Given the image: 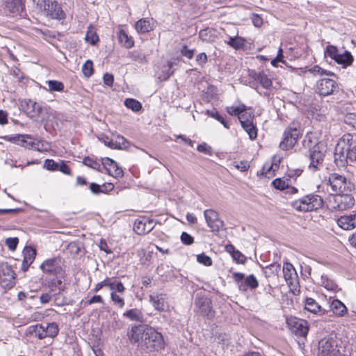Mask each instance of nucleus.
Here are the masks:
<instances>
[{
  "mask_svg": "<svg viewBox=\"0 0 356 356\" xmlns=\"http://www.w3.org/2000/svg\"><path fill=\"white\" fill-rule=\"evenodd\" d=\"M350 140H352V136L350 134L344 135L342 138L341 141L339 143L336 147L335 153H334V159L335 161L339 159L340 161H343L344 160L345 161L348 159H346V151L347 149H345L343 146H341L342 143H344L345 140H347L348 142L350 141Z\"/></svg>",
  "mask_w": 356,
  "mask_h": 356,
  "instance_id": "b1692460",
  "label": "nucleus"
},
{
  "mask_svg": "<svg viewBox=\"0 0 356 356\" xmlns=\"http://www.w3.org/2000/svg\"><path fill=\"white\" fill-rule=\"evenodd\" d=\"M303 145L309 149V170L313 172L319 170L323 166L325 154L327 151L325 143L323 141L314 140L312 136L307 134L303 140Z\"/></svg>",
  "mask_w": 356,
  "mask_h": 356,
  "instance_id": "f257e3e1",
  "label": "nucleus"
},
{
  "mask_svg": "<svg viewBox=\"0 0 356 356\" xmlns=\"http://www.w3.org/2000/svg\"><path fill=\"white\" fill-rule=\"evenodd\" d=\"M37 6L51 19H61L65 17L60 6L55 1L38 0Z\"/></svg>",
  "mask_w": 356,
  "mask_h": 356,
  "instance_id": "6e6552de",
  "label": "nucleus"
},
{
  "mask_svg": "<svg viewBox=\"0 0 356 356\" xmlns=\"http://www.w3.org/2000/svg\"><path fill=\"white\" fill-rule=\"evenodd\" d=\"M225 251L230 254L233 260L238 264H243L246 261V257L239 250H236L232 244L225 245Z\"/></svg>",
  "mask_w": 356,
  "mask_h": 356,
  "instance_id": "bb28decb",
  "label": "nucleus"
},
{
  "mask_svg": "<svg viewBox=\"0 0 356 356\" xmlns=\"http://www.w3.org/2000/svg\"><path fill=\"white\" fill-rule=\"evenodd\" d=\"M197 149L198 152L204 153V154H206L207 155H211L212 154L211 147L210 146H209L205 143L200 144L197 146Z\"/></svg>",
  "mask_w": 356,
  "mask_h": 356,
  "instance_id": "69168bd1",
  "label": "nucleus"
},
{
  "mask_svg": "<svg viewBox=\"0 0 356 356\" xmlns=\"http://www.w3.org/2000/svg\"><path fill=\"white\" fill-rule=\"evenodd\" d=\"M286 323L291 331L298 337H305L309 331L307 321L296 317L286 318Z\"/></svg>",
  "mask_w": 356,
  "mask_h": 356,
  "instance_id": "1a4fd4ad",
  "label": "nucleus"
},
{
  "mask_svg": "<svg viewBox=\"0 0 356 356\" xmlns=\"http://www.w3.org/2000/svg\"><path fill=\"white\" fill-rule=\"evenodd\" d=\"M143 346L149 351L161 350L165 346L163 335L154 327L146 326Z\"/></svg>",
  "mask_w": 356,
  "mask_h": 356,
  "instance_id": "20e7f679",
  "label": "nucleus"
},
{
  "mask_svg": "<svg viewBox=\"0 0 356 356\" xmlns=\"http://www.w3.org/2000/svg\"><path fill=\"white\" fill-rule=\"evenodd\" d=\"M114 142L115 145V149H123L127 148L128 147L127 140L120 135H117L114 137Z\"/></svg>",
  "mask_w": 356,
  "mask_h": 356,
  "instance_id": "3c124183",
  "label": "nucleus"
},
{
  "mask_svg": "<svg viewBox=\"0 0 356 356\" xmlns=\"http://www.w3.org/2000/svg\"><path fill=\"white\" fill-rule=\"evenodd\" d=\"M44 168L50 171H57L58 169V162L47 159L44 162Z\"/></svg>",
  "mask_w": 356,
  "mask_h": 356,
  "instance_id": "5fc2aeb1",
  "label": "nucleus"
},
{
  "mask_svg": "<svg viewBox=\"0 0 356 356\" xmlns=\"http://www.w3.org/2000/svg\"><path fill=\"white\" fill-rule=\"evenodd\" d=\"M338 343L339 341L336 337L322 339L318 342V356H341Z\"/></svg>",
  "mask_w": 356,
  "mask_h": 356,
  "instance_id": "0eeeda50",
  "label": "nucleus"
},
{
  "mask_svg": "<svg viewBox=\"0 0 356 356\" xmlns=\"http://www.w3.org/2000/svg\"><path fill=\"white\" fill-rule=\"evenodd\" d=\"M181 55L188 59H192L194 56L195 50L188 49L186 45H184L180 51Z\"/></svg>",
  "mask_w": 356,
  "mask_h": 356,
  "instance_id": "0e129e2a",
  "label": "nucleus"
},
{
  "mask_svg": "<svg viewBox=\"0 0 356 356\" xmlns=\"http://www.w3.org/2000/svg\"><path fill=\"white\" fill-rule=\"evenodd\" d=\"M225 42L234 49H240L243 48L245 42V40L239 36H229L228 40Z\"/></svg>",
  "mask_w": 356,
  "mask_h": 356,
  "instance_id": "f704fd0d",
  "label": "nucleus"
},
{
  "mask_svg": "<svg viewBox=\"0 0 356 356\" xmlns=\"http://www.w3.org/2000/svg\"><path fill=\"white\" fill-rule=\"evenodd\" d=\"M274 160L275 162L273 163L268 168L264 166L263 174H264L266 177L273 175V172L279 168V163L280 162V159H279L277 161H275V158H274Z\"/></svg>",
  "mask_w": 356,
  "mask_h": 356,
  "instance_id": "8fccbe9b",
  "label": "nucleus"
},
{
  "mask_svg": "<svg viewBox=\"0 0 356 356\" xmlns=\"http://www.w3.org/2000/svg\"><path fill=\"white\" fill-rule=\"evenodd\" d=\"M33 328V333L35 334V336H37L39 339H42L47 337L46 332H45V327L44 325L40 324V325H35L32 327Z\"/></svg>",
  "mask_w": 356,
  "mask_h": 356,
  "instance_id": "09e8293b",
  "label": "nucleus"
},
{
  "mask_svg": "<svg viewBox=\"0 0 356 356\" xmlns=\"http://www.w3.org/2000/svg\"><path fill=\"white\" fill-rule=\"evenodd\" d=\"M337 64L341 65L342 67L346 68L352 65L353 62V56L351 53L348 51H344L343 53H341L334 60Z\"/></svg>",
  "mask_w": 356,
  "mask_h": 356,
  "instance_id": "c756f323",
  "label": "nucleus"
},
{
  "mask_svg": "<svg viewBox=\"0 0 356 356\" xmlns=\"http://www.w3.org/2000/svg\"><path fill=\"white\" fill-rule=\"evenodd\" d=\"M323 203V201L321 196L310 194L293 201L291 205L298 211L308 212L321 208Z\"/></svg>",
  "mask_w": 356,
  "mask_h": 356,
  "instance_id": "7ed1b4c3",
  "label": "nucleus"
},
{
  "mask_svg": "<svg viewBox=\"0 0 356 356\" xmlns=\"http://www.w3.org/2000/svg\"><path fill=\"white\" fill-rule=\"evenodd\" d=\"M118 38L120 44L127 49H130L134 45L132 37L129 36L123 29L118 31Z\"/></svg>",
  "mask_w": 356,
  "mask_h": 356,
  "instance_id": "7c9ffc66",
  "label": "nucleus"
},
{
  "mask_svg": "<svg viewBox=\"0 0 356 356\" xmlns=\"http://www.w3.org/2000/svg\"><path fill=\"white\" fill-rule=\"evenodd\" d=\"M28 137H29V135L27 134H17L15 136H2L1 138L6 141L11 142L24 147L23 144H26L25 141L28 140Z\"/></svg>",
  "mask_w": 356,
  "mask_h": 356,
  "instance_id": "72a5a7b5",
  "label": "nucleus"
},
{
  "mask_svg": "<svg viewBox=\"0 0 356 356\" xmlns=\"http://www.w3.org/2000/svg\"><path fill=\"white\" fill-rule=\"evenodd\" d=\"M15 276L16 274L8 263L0 265V282L5 283V286L12 287L15 284Z\"/></svg>",
  "mask_w": 356,
  "mask_h": 356,
  "instance_id": "dca6fc26",
  "label": "nucleus"
},
{
  "mask_svg": "<svg viewBox=\"0 0 356 356\" xmlns=\"http://www.w3.org/2000/svg\"><path fill=\"white\" fill-rule=\"evenodd\" d=\"M318 284L328 291H334L337 289V285L334 282V281L325 275H322L321 276Z\"/></svg>",
  "mask_w": 356,
  "mask_h": 356,
  "instance_id": "c9c22d12",
  "label": "nucleus"
},
{
  "mask_svg": "<svg viewBox=\"0 0 356 356\" xmlns=\"http://www.w3.org/2000/svg\"><path fill=\"white\" fill-rule=\"evenodd\" d=\"M113 188V185L112 184H103L100 186L96 183H91L90 185V191L95 195L100 194L102 193H105L107 190H112Z\"/></svg>",
  "mask_w": 356,
  "mask_h": 356,
  "instance_id": "e433bc0d",
  "label": "nucleus"
},
{
  "mask_svg": "<svg viewBox=\"0 0 356 356\" xmlns=\"http://www.w3.org/2000/svg\"><path fill=\"white\" fill-rule=\"evenodd\" d=\"M146 330V327L142 325H134L131 328L129 338L131 341L138 343L141 341L143 343L144 334Z\"/></svg>",
  "mask_w": 356,
  "mask_h": 356,
  "instance_id": "393cba45",
  "label": "nucleus"
},
{
  "mask_svg": "<svg viewBox=\"0 0 356 356\" xmlns=\"http://www.w3.org/2000/svg\"><path fill=\"white\" fill-rule=\"evenodd\" d=\"M327 184L330 186L334 194L351 193L355 189V185L350 179L338 172L329 174Z\"/></svg>",
  "mask_w": 356,
  "mask_h": 356,
  "instance_id": "f03ea898",
  "label": "nucleus"
},
{
  "mask_svg": "<svg viewBox=\"0 0 356 356\" xmlns=\"http://www.w3.org/2000/svg\"><path fill=\"white\" fill-rule=\"evenodd\" d=\"M82 72L86 77H90L94 72L93 63L90 60H88L82 66Z\"/></svg>",
  "mask_w": 356,
  "mask_h": 356,
  "instance_id": "603ef678",
  "label": "nucleus"
},
{
  "mask_svg": "<svg viewBox=\"0 0 356 356\" xmlns=\"http://www.w3.org/2000/svg\"><path fill=\"white\" fill-rule=\"evenodd\" d=\"M25 143L26 144H23L24 147L33 149L38 152L47 151L50 148V145L48 143L36 140L31 135H29L28 140H26Z\"/></svg>",
  "mask_w": 356,
  "mask_h": 356,
  "instance_id": "aec40b11",
  "label": "nucleus"
},
{
  "mask_svg": "<svg viewBox=\"0 0 356 356\" xmlns=\"http://www.w3.org/2000/svg\"><path fill=\"white\" fill-rule=\"evenodd\" d=\"M243 129L249 135L251 140H254L257 136V130L256 127L253 124L252 122H248L241 124Z\"/></svg>",
  "mask_w": 356,
  "mask_h": 356,
  "instance_id": "58836bf2",
  "label": "nucleus"
},
{
  "mask_svg": "<svg viewBox=\"0 0 356 356\" xmlns=\"http://www.w3.org/2000/svg\"><path fill=\"white\" fill-rule=\"evenodd\" d=\"M149 301L158 312H167L170 309L168 296L163 293H153L149 296Z\"/></svg>",
  "mask_w": 356,
  "mask_h": 356,
  "instance_id": "ddd939ff",
  "label": "nucleus"
},
{
  "mask_svg": "<svg viewBox=\"0 0 356 356\" xmlns=\"http://www.w3.org/2000/svg\"><path fill=\"white\" fill-rule=\"evenodd\" d=\"M337 224L345 230L353 229L356 226V213L341 216L337 220Z\"/></svg>",
  "mask_w": 356,
  "mask_h": 356,
  "instance_id": "4be33fe9",
  "label": "nucleus"
},
{
  "mask_svg": "<svg viewBox=\"0 0 356 356\" xmlns=\"http://www.w3.org/2000/svg\"><path fill=\"white\" fill-rule=\"evenodd\" d=\"M135 28L138 33H145L152 31L154 26L149 19L147 18H142L136 22Z\"/></svg>",
  "mask_w": 356,
  "mask_h": 356,
  "instance_id": "c85d7f7f",
  "label": "nucleus"
},
{
  "mask_svg": "<svg viewBox=\"0 0 356 356\" xmlns=\"http://www.w3.org/2000/svg\"><path fill=\"white\" fill-rule=\"evenodd\" d=\"M330 308L333 313L338 316H343L347 312L345 305L337 299L332 301Z\"/></svg>",
  "mask_w": 356,
  "mask_h": 356,
  "instance_id": "473e14b6",
  "label": "nucleus"
},
{
  "mask_svg": "<svg viewBox=\"0 0 356 356\" xmlns=\"http://www.w3.org/2000/svg\"><path fill=\"white\" fill-rule=\"evenodd\" d=\"M50 91L62 92L64 90V85L62 82L56 80H49L47 81Z\"/></svg>",
  "mask_w": 356,
  "mask_h": 356,
  "instance_id": "37998d69",
  "label": "nucleus"
},
{
  "mask_svg": "<svg viewBox=\"0 0 356 356\" xmlns=\"http://www.w3.org/2000/svg\"><path fill=\"white\" fill-rule=\"evenodd\" d=\"M124 105L127 108L134 112H138L142 109L141 103L133 98H127L124 100Z\"/></svg>",
  "mask_w": 356,
  "mask_h": 356,
  "instance_id": "a19ab883",
  "label": "nucleus"
},
{
  "mask_svg": "<svg viewBox=\"0 0 356 356\" xmlns=\"http://www.w3.org/2000/svg\"><path fill=\"white\" fill-rule=\"evenodd\" d=\"M250 76L256 81L259 82L264 88L268 89L272 86V81L268 76L263 72H257L251 71Z\"/></svg>",
  "mask_w": 356,
  "mask_h": 356,
  "instance_id": "5701e85b",
  "label": "nucleus"
},
{
  "mask_svg": "<svg viewBox=\"0 0 356 356\" xmlns=\"http://www.w3.org/2000/svg\"><path fill=\"white\" fill-rule=\"evenodd\" d=\"M259 286L258 281L254 275H248L244 280V283H241L238 285L240 291H245L248 288L254 289Z\"/></svg>",
  "mask_w": 356,
  "mask_h": 356,
  "instance_id": "2f4dec72",
  "label": "nucleus"
},
{
  "mask_svg": "<svg viewBox=\"0 0 356 356\" xmlns=\"http://www.w3.org/2000/svg\"><path fill=\"white\" fill-rule=\"evenodd\" d=\"M253 117V115L250 112H248L245 109V111H242L239 114L238 118L241 124H243L248 122H252Z\"/></svg>",
  "mask_w": 356,
  "mask_h": 356,
  "instance_id": "13d9d810",
  "label": "nucleus"
},
{
  "mask_svg": "<svg viewBox=\"0 0 356 356\" xmlns=\"http://www.w3.org/2000/svg\"><path fill=\"white\" fill-rule=\"evenodd\" d=\"M18 243L19 239L17 237L7 238L5 241V244L7 245L8 249L12 251L16 250Z\"/></svg>",
  "mask_w": 356,
  "mask_h": 356,
  "instance_id": "bf43d9fd",
  "label": "nucleus"
},
{
  "mask_svg": "<svg viewBox=\"0 0 356 356\" xmlns=\"http://www.w3.org/2000/svg\"><path fill=\"white\" fill-rule=\"evenodd\" d=\"M273 186L280 191H283L289 188V180L282 178H277L272 182Z\"/></svg>",
  "mask_w": 356,
  "mask_h": 356,
  "instance_id": "de8ad7c7",
  "label": "nucleus"
},
{
  "mask_svg": "<svg viewBox=\"0 0 356 356\" xmlns=\"http://www.w3.org/2000/svg\"><path fill=\"white\" fill-rule=\"evenodd\" d=\"M123 316L131 321L143 323L145 321L144 314L142 311L137 308L127 310L123 313Z\"/></svg>",
  "mask_w": 356,
  "mask_h": 356,
  "instance_id": "cd10ccee",
  "label": "nucleus"
},
{
  "mask_svg": "<svg viewBox=\"0 0 356 356\" xmlns=\"http://www.w3.org/2000/svg\"><path fill=\"white\" fill-rule=\"evenodd\" d=\"M308 71L314 74H320V75L326 74V75H330V76L334 75V73H332L330 71H326V70L322 69L321 67H320L318 65L314 66L313 67L309 69Z\"/></svg>",
  "mask_w": 356,
  "mask_h": 356,
  "instance_id": "4d7b16f0",
  "label": "nucleus"
},
{
  "mask_svg": "<svg viewBox=\"0 0 356 356\" xmlns=\"http://www.w3.org/2000/svg\"><path fill=\"white\" fill-rule=\"evenodd\" d=\"M283 275L288 286L296 289L298 285V277L295 268L291 263H284Z\"/></svg>",
  "mask_w": 356,
  "mask_h": 356,
  "instance_id": "f3484780",
  "label": "nucleus"
},
{
  "mask_svg": "<svg viewBox=\"0 0 356 356\" xmlns=\"http://www.w3.org/2000/svg\"><path fill=\"white\" fill-rule=\"evenodd\" d=\"M104 286H107L111 291H114L115 284H116V279L115 277H107L104 280Z\"/></svg>",
  "mask_w": 356,
  "mask_h": 356,
  "instance_id": "774afa93",
  "label": "nucleus"
},
{
  "mask_svg": "<svg viewBox=\"0 0 356 356\" xmlns=\"http://www.w3.org/2000/svg\"><path fill=\"white\" fill-rule=\"evenodd\" d=\"M181 241L186 245H190L194 243L193 237L185 232H182L181 234Z\"/></svg>",
  "mask_w": 356,
  "mask_h": 356,
  "instance_id": "e2e57ef3",
  "label": "nucleus"
},
{
  "mask_svg": "<svg viewBox=\"0 0 356 356\" xmlns=\"http://www.w3.org/2000/svg\"><path fill=\"white\" fill-rule=\"evenodd\" d=\"M344 122L356 129V113H347L344 117Z\"/></svg>",
  "mask_w": 356,
  "mask_h": 356,
  "instance_id": "052dcab7",
  "label": "nucleus"
},
{
  "mask_svg": "<svg viewBox=\"0 0 356 356\" xmlns=\"http://www.w3.org/2000/svg\"><path fill=\"white\" fill-rule=\"evenodd\" d=\"M63 276H56V278L49 279L47 282V286L49 292L54 293V296L59 295L65 289L63 283Z\"/></svg>",
  "mask_w": 356,
  "mask_h": 356,
  "instance_id": "412c9836",
  "label": "nucleus"
},
{
  "mask_svg": "<svg viewBox=\"0 0 356 356\" xmlns=\"http://www.w3.org/2000/svg\"><path fill=\"white\" fill-rule=\"evenodd\" d=\"M204 216L206 223L211 232H218L224 226V222L220 218L219 213L214 209L204 210Z\"/></svg>",
  "mask_w": 356,
  "mask_h": 356,
  "instance_id": "9b49d317",
  "label": "nucleus"
},
{
  "mask_svg": "<svg viewBox=\"0 0 356 356\" xmlns=\"http://www.w3.org/2000/svg\"><path fill=\"white\" fill-rule=\"evenodd\" d=\"M197 261L205 266H211L212 265V259L211 258L205 254L204 253H202L197 255Z\"/></svg>",
  "mask_w": 356,
  "mask_h": 356,
  "instance_id": "864d4df0",
  "label": "nucleus"
},
{
  "mask_svg": "<svg viewBox=\"0 0 356 356\" xmlns=\"http://www.w3.org/2000/svg\"><path fill=\"white\" fill-rule=\"evenodd\" d=\"M341 54L337 47L334 45H327L325 50V56L334 60Z\"/></svg>",
  "mask_w": 356,
  "mask_h": 356,
  "instance_id": "49530a36",
  "label": "nucleus"
},
{
  "mask_svg": "<svg viewBox=\"0 0 356 356\" xmlns=\"http://www.w3.org/2000/svg\"><path fill=\"white\" fill-rule=\"evenodd\" d=\"M24 0H5V8L13 17H24L26 15Z\"/></svg>",
  "mask_w": 356,
  "mask_h": 356,
  "instance_id": "2eb2a0df",
  "label": "nucleus"
},
{
  "mask_svg": "<svg viewBox=\"0 0 356 356\" xmlns=\"http://www.w3.org/2000/svg\"><path fill=\"white\" fill-rule=\"evenodd\" d=\"M36 255V251L34 248L31 247H26L24 250V259L26 261L29 262V264H32L34 261Z\"/></svg>",
  "mask_w": 356,
  "mask_h": 356,
  "instance_id": "a18cd8bd",
  "label": "nucleus"
},
{
  "mask_svg": "<svg viewBox=\"0 0 356 356\" xmlns=\"http://www.w3.org/2000/svg\"><path fill=\"white\" fill-rule=\"evenodd\" d=\"M305 309L312 313L319 315L324 314L325 312V310L323 309L314 298H307L305 299Z\"/></svg>",
  "mask_w": 356,
  "mask_h": 356,
  "instance_id": "a878e982",
  "label": "nucleus"
},
{
  "mask_svg": "<svg viewBox=\"0 0 356 356\" xmlns=\"http://www.w3.org/2000/svg\"><path fill=\"white\" fill-rule=\"evenodd\" d=\"M82 163L88 166V168H90L93 170H95L98 172L102 171V165L100 163L97 161V159L90 157V156H86L83 159Z\"/></svg>",
  "mask_w": 356,
  "mask_h": 356,
  "instance_id": "4c0bfd02",
  "label": "nucleus"
},
{
  "mask_svg": "<svg viewBox=\"0 0 356 356\" xmlns=\"http://www.w3.org/2000/svg\"><path fill=\"white\" fill-rule=\"evenodd\" d=\"M196 312L203 316L211 319L214 316L211 300L204 296H197L195 300Z\"/></svg>",
  "mask_w": 356,
  "mask_h": 356,
  "instance_id": "9d476101",
  "label": "nucleus"
},
{
  "mask_svg": "<svg viewBox=\"0 0 356 356\" xmlns=\"http://www.w3.org/2000/svg\"><path fill=\"white\" fill-rule=\"evenodd\" d=\"M111 299L114 302V304L118 306L120 308L124 307L125 304L124 300L123 298L118 295L116 292H112L111 293Z\"/></svg>",
  "mask_w": 356,
  "mask_h": 356,
  "instance_id": "6e6d98bb",
  "label": "nucleus"
},
{
  "mask_svg": "<svg viewBox=\"0 0 356 356\" xmlns=\"http://www.w3.org/2000/svg\"><path fill=\"white\" fill-rule=\"evenodd\" d=\"M102 169H105L107 173L115 177L120 178L123 176V170L122 169L118 166V163L113 161V159L105 157L102 160Z\"/></svg>",
  "mask_w": 356,
  "mask_h": 356,
  "instance_id": "a211bd4d",
  "label": "nucleus"
},
{
  "mask_svg": "<svg viewBox=\"0 0 356 356\" xmlns=\"http://www.w3.org/2000/svg\"><path fill=\"white\" fill-rule=\"evenodd\" d=\"M47 337H54L58 333V327L56 323H46L44 325Z\"/></svg>",
  "mask_w": 356,
  "mask_h": 356,
  "instance_id": "79ce46f5",
  "label": "nucleus"
},
{
  "mask_svg": "<svg viewBox=\"0 0 356 356\" xmlns=\"http://www.w3.org/2000/svg\"><path fill=\"white\" fill-rule=\"evenodd\" d=\"M58 170L62 172L65 175H71V170L70 167L65 163L64 161H60V162H58Z\"/></svg>",
  "mask_w": 356,
  "mask_h": 356,
  "instance_id": "338daca9",
  "label": "nucleus"
},
{
  "mask_svg": "<svg viewBox=\"0 0 356 356\" xmlns=\"http://www.w3.org/2000/svg\"><path fill=\"white\" fill-rule=\"evenodd\" d=\"M226 110H227V112L229 115L238 117L239 114L242 111H245V105L243 104H239L238 106H227Z\"/></svg>",
  "mask_w": 356,
  "mask_h": 356,
  "instance_id": "c03bdc74",
  "label": "nucleus"
},
{
  "mask_svg": "<svg viewBox=\"0 0 356 356\" xmlns=\"http://www.w3.org/2000/svg\"><path fill=\"white\" fill-rule=\"evenodd\" d=\"M154 227L153 220L148 218H142L135 221L134 225V230L138 234H145L151 232Z\"/></svg>",
  "mask_w": 356,
  "mask_h": 356,
  "instance_id": "6ab92c4d",
  "label": "nucleus"
},
{
  "mask_svg": "<svg viewBox=\"0 0 356 356\" xmlns=\"http://www.w3.org/2000/svg\"><path fill=\"white\" fill-rule=\"evenodd\" d=\"M337 89V83L334 80L329 78L318 80L315 86L316 92L323 96L332 95Z\"/></svg>",
  "mask_w": 356,
  "mask_h": 356,
  "instance_id": "f8f14e48",
  "label": "nucleus"
},
{
  "mask_svg": "<svg viewBox=\"0 0 356 356\" xmlns=\"http://www.w3.org/2000/svg\"><path fill=\"white\" fill-rule=\"evenodd\" d=\"M301 134L300 125L298 122H292L286 129L283 134V140L280 144L282 149L292 148L297 142L298 138Z\"/></svg>",
  "mask_w": 356,
  "mask_h": 356,
  "instance_id": "39448f33",
  "label": "nucleus"
},
{
  "mask_svg": "<svg viewBox=\"0 0 356 356\" xmlns=\"http://www.w3.org/2000/svg\"><path fill=\"white\" fill-rule=\"evenodd\" d=\"M85 40L90 42L91 44L95 45L99 41V37L96 33L95 28L92 26H90L88 28V31L86 32Z\"/></svg>",
  "mask_w": 356,
  "mask_h": 356,
  "instance_id": "ea45409f",
  "label": "nucleus"
},
{
  "mask_svg": "<svg viewBox=\"0 0 356 356\" xmlns=\"http://www.w3.org/2000/svg\"><path fill=\"white\" fill-rule=\"evenodd\" d=\"M346 152V158L350 161H356V145H352V144H350Z\"/></svg>",
  "mask_w": 356,
  "mask_h": 356,
  "instance_id": "680f3d73",
  "label": "nucleus"
},
{
  "mask_svg": "<svg viewBox=\"0 0 356 356\" xmlns=\"http://www.w3.org/2000/svg\"><path fill=\"white\" fill-rule=\"evenodd\" d=\"M40 268L44 273L49 275L63 276L64 274L57 258H51L43 261L40 265Z\"/></svg>",
  "mask_w": 356,
  "mask_h": 356,
  "instance_id": "4468645a",
  "label": "nucleus"
},
{
  "mask_svg": "<svg viewBox=\"0 0 356 356\" xmlns=\"http://www.w3.org/2000/svg\"><path fill=\"white\" fill-rule=\"evenodd\" d=\"M355 204V199L350 193L334 194L329 200V206L332 210L344 211L351 208Z\"/></svg>",
  "mask_w": 356,
  "mask_h": 356,
  "instance_id": "423d86ee",
  "label": "nucleus"
}]
</instances>
